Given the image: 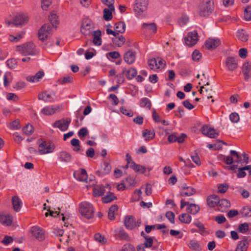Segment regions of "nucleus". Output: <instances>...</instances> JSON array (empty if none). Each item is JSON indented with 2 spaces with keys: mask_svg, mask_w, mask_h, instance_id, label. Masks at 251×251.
Masks as SVG:
<instances>
[{
  "mask_svg": "<svg viewBox=\"0 0 251 251\" xmlns=\"http://www.w3.org/2000/svg\"><path fill=\"white\" fill-rule=\"evenodd\" d=\"M114 29L117 35L123 33L126 30V24L124 22H119L115 24Z\"/></svg>",
  "mask_w": 251,
  "mask_h": 251,
  "instance_id": "nucleus-35",
  "label": "nucleus"
},
{
  "mask_svg": "<svg viewBox=\"0 0 251 251\" xmlns=\"http://www.w3.org/2000/svg\"><path fill=\"white\" fill-rule=\"evenodd\" d=\"M201 132L203 134L211 138H216L219 135V134L215 131L214 128L209 127L206 125L202 126Z\"/></svg>",
  "mask_w": 251,
  "mask_h": 251,
  "instance_id": "nucleus-16",
  "label": "nucleus"
},
{
  "mask_svg": "<svg viewBox=\"0 0 251 251\" xmlns=\"http://www.w3.org/2000/svg\"><path fill=\"white\" fill-rule=\"evenodd\" d=\"M44 75V73L43 71L38 72L34 75H29L26 77V80L30 82H35L39 81Z\"/></svg>",
  "mask_w": 251,
  "mask_h": 251,
  "instance_id": "nucleus-28",
  "label": "nucleus"
},
{
  "mask_svg": "<svg viewBox=\"0 0 251 251\" xmlns=\"http://www.w3.org/2000/svg\"><path fill=\"white\" fill-rule=\"evenodd\" d=\"M230 120L234 123H236L239 122L240 120L239 116L236 112L231 113L229 115Z\"/></svg>",
  "mask_w": 251,
  "mask_h": 251,
  "instance_id": "nucleus-59",
  "label": "nucleus"
},
{
  "mask_svg": "<svg viewBox=\"0 0 251 251\" xmlns=\"http://www.w3.org/2000/svg\"><path fill=\"white\" fill-rule=\"evenodd\" d=\"M214 10L213 0H201L198 7V12L202 17L209 16Z\"/></svg>",
  "mask_w": 251,
  "mask_h": 251,
  "instance_id": "nucleus-1",
  "label": "nucleus"
},
{
  "mask_svg": "<svg viewBox=\"0 0 251 251\" xmlns=\"http://www.w3.org/2000/svg\"><path fill=\"white\" fill-rule=\"evenodd\" d=\"M94 239L96 241L102 244H105L107 242V239L104 237V236H102L100 233L95 234Z\"/></svg>",
  "mask_w": 251,
  "mask_h": 251,
  "instance_id": "nucleus-50",
  "label": "nucleus"
},
{
  "mask_svg": "<svg viewBox=\"0 0 251 251\" xmlns=\"http://www.w3.org/2000/svg\"><path fill=\"white\" fill-rule=\"evenodd\" d=\"M242 71L244 79L246 81H249L251 78V65L249 61H246L243 64Z\"/></svg>",
  "mask_w": 251,
  "mask_h": 251,
  "instance_id": "nucleus-12",
  "label": "nucleus"
},
{
  "mask_svg": "<svg viewBox=\"0 0 251 251\" xmlns=\"http://www.w3.org/2000/svg\"><path fill=\"white\" fill-rule=\"evenodd\" d=\"M236 36L242 42H246L248 40V35L243 29L238 31Z\"/></svg>",
  "mask_w": 251,
  "mask_h": 251,
  "instance_id": "nucleus-46",
  "label": "nucleus"
},
{
  "mask_svg": "<svg viewBox=\"0 0 251 251\" xmlns=\"http://www.w3.org/2000/svg\"><path fill=\"white\" fill-rule=\"evenodd\" d=\"M23 131L25 134L29 136L33 133V127L31 125L28 124L25 127L23 128Z\"/></svg>",
  "mask_w": 251,
  "mask_h": 251,
  "instance_id": "nucleus-51",
  "label": "nucleus"
},
{
  "mask_svg": "<svg viewBox=\"0 0 251 251\" xmlns=\"http://www.w3.org/2000/svg\"><path fill=\"white\" fill-rule=\"evenodd\" d=\"M123 73H125L126 76L128 79H132L137 75V70L135 68H130L128 70H123Z\"/></svg>",
  "mask_w": 251,
  "mask_h": 251,
  "instance_id": "nucleus-36",
  "label": "nucleus"
},
{
  "mask_svg": "<svg viewBox=\"0 0 251 251\" xmlns=\"http://www.w3.org/2000/svg\"><path fill=\"white\" fill-rule=\"evenodd\" d=\"M151 105V102L148 98H143L141 100L140 106L141 107H146L147 108L150 109Z\"/></svg>",
  "mask_w": 251,
  "mask_h": 251,
  "instance_id": "nucleus-52",
  "label": "nucleus"
},
{
  "mask_svg": "<svg viewBox=\"0 0 251 251\" xmlns=\"http://www.w3.org/2000/svg\"><path fill=\"white\" fill-rule=\"evenodd\" d=\"M38 152L40 154H45L52 152L55 149L54 143L50 141L39 139L37 140Z\"/></svg>",
  "mask_w": 251,
  "mask_h": 251,
  "instance_id": "nucleus-3",
  "label": "nucleus"
},
{
  "mask_svg": "<svg viewBox=\"0 0 251 251\" xmlns=\"http://www.w3.org/2000/svg\"><path fill=\"white\" fill-rule=\"evenodd\" d=\"M154 238V237H146L145 239V242L142 245H144L146 248H151L152 246L153 239Z\"/></svg>",
  "mask_w": 251,
  "mask_h": 251,
  "instance_id": "nucleus-54",
  "label": "nucleus"
},
{
  "mask_svg": "<svg viewBox=\"0 0 251 251\" xmlns=\"http://www.w3.org/2000/svg\"><path fill=\"white\" fill-rule=\"evenodd\" d=\"M227 69L229 71H233L238 67V59L234 56H228L225 61Z\"/></svg>",
  "mask_w": 251,
  "mask_h": 251,
  "instance_id": "nucleus-10",
  "label": "nucleus"
},
{
  "mask_svg": "<svg viewBox=\"0 0 251 251\" xmlns=\"http://www.w3.org/2000/svg\"><path fill=\"white\" fill-rule=\"evenodd\" d=\"M136 59V52L132 50H128L124 54V60L128 64H132Z\"/></svg>",
  "mask_w": 251,
  "mask_h": 251,
  "instance_id": "nucleus-18",
  "label": "nucleus"
},
{
  "mask_svg": "<svg viewBox=\"0 0 251 251\" xmlns=\"http://www.w3.org/2000/svg\"><path fill=\"white\" fill-rule=\"evenodd\" d=\"M201 56V53L197 50H195L192 54V59L195 61H199Z\"/></svg>",
  "mask_w": 251,
  "mask_h": 251,
  "instance_id": "nucleus-62",
  "label": "nucleus"
},
{
  "mask_svg": "<svg viewBox=\"0 0 251 251\" xmlns=\"http://www.w3.org/2000/svg\"><path fill=\"white\" fill-rule=\"evenodd\" d=\"M250 167L249 166H245L242 168H238L237 176L238 178H243L246 176L245 171L249 170Z\"/></svg>",
  "mask_w": 251,
  "mask_h": 251,
  "instance_id": "nucleus-49",
  "label": "nucleus"
},
{
  "mask_svg": "<svg viewBox=\"0 0 251 251\" xmlns=\"http://www.w3.org/2000/svg\"><path fill=\"white\" fill-rule=\"evenodd\" d=\"M249 229V225L247 223L241 224L239 225L238 227V230L239 232L244 233L248 231Z\"/></svg>",
  "mask_w": 251,
  "mask_h": 251,
  "instance_id": "nucleus-53",
  "label": "nucleus"
},
{
  "mask_svg": "<svg viewBox=\"0 0 251 251\" xmlns=\"http://www.w3.org/2000/svg\"><path fill=\"white\" fill-rule=\"evenodd\" d=\"M112 18L111 10L109 9L105 8L103 10V18L105 21H109Z\"/></svg>",
  "mask_w": 251,
  "mask_h": 251,
  "instance_id": "nucleus-55",
  "label": "nucleus"
},
{
  "mask_svg": "<svg viewBox=\"0 0 251 251\" xmlns=\"http://www.w3.org/2000/svg\"><path fill=\"white\" fill-rule=\"evenodd\" d=\"M91 21L88 20L83 21L81 27L82 33L85 35L89 34L90 32L89 29L91 28Z\"/></svg>",
  "mask_w": 251,
  "mask_h": 251,
  "instance_id": "nucleus-31",
  "label": "nucleus"
},
{
  "mask_svg": "<svg viewBox=\"0 0 251 251\" xmlns=\"http://www.w3.org/2000/svg\"><path fill=\"white\" fill-rule=\"evenodd\" d=\"M118 209V207L117 205H112L111 206L108 210V217L109 220H113L115 219V212L117 211Z\"/></svg>",
  "mask_w": 251,
  "mask_h": 251,
  "instance_id": "nucleus-43",
  "label": "nucleus"
},
{
  "mask_svg": "<svg viewBox=\"0 0 251 251\" xmlns=\"http://www.w3.org/2000/svg\"><path fill=\"white\" fill-rule=\"evenodd\" d=\"M58 81L61 84L72 83L73 81V78L71 76H67L59 79Z\"/></svg>",
  "mask_w": 251,
  "mask_h": 251,
  "instance_id": "nucleus-56",
  "label": "nucleus"
},
{
  "mask_svg": "<svg viewBox=\"0 0 251 251\" xmlns=\"http://www.w3.org/2000/svg\"><path fill=\"white\" fill-rule=\"evenodd\" d=\"M27 17L24 14H21L16 16L13 19V25L16 26L23 25L27 23Z\"/></svg>",
  "mask_w": 251,
  "mask_h": 251,
  "instance_id": "nucleus-19",
  "label": "nucleus"
},
{
  "mask_svg": "<svg viewBox=\"0 0 251 251\" xmlns=\"http://www.w3.org/2000/svg\"><path fill=\"white\" fill-rule=\"evenodd\" d=\"M72 155L66 151H62L59 152L58 159L63 162L68 163L71 161Z\"/></svg>",
  "mask_w": 251,
  "mask_h": 251,
  "instance_id": "nucleus-27",
  "label": "nucleus"
},
{
  "mask_svg": "<svg viewBox=\"0 0 251 251\" xmlns=\"http://www.w3.org/2000/svg\"><path fill=\"white\" fill-rule=\"evenodd\" d=\"M79 212L84 217L90 219L94 217V208L91 203L84 201L80 204Z\"/></svg>",
  "mask_w": 251,
  "mask_h": 251,
  "instance_id": "nucleus-4",
  "label": "nucleus"
},
{
  "mask_svg": "<svg viewBox=\"0 0 251 251\" xmlns=\"http://www.w3.org/2000/svg\"><path fill=\"white\" fill-rule=\"evenodd\" d=\"M203 89L204 90L206 94H203V95L205 97H207L208 99H209L210 98H211L212 97V89H208L204 87V86H201L200 88V89L199 90L200 93L201 94H202V92L203 91Z\"/></svg>",
  "mask_w": 251,
  "mask_h": 251,
  "instance_id": "nucleus-48",
  "label": "nucleus"
},
{
  "mask_svg": "<svg viewBox=\"0 0 251 251\" xmlns=\"http://www.w3.org/2000/svg\"><path fill=\"white\" fill-rule=\"evenodd\" d=\"M219 198L216 195H211L207 198V205L210 207H214L218 204Z\"/></svg>",
  "mask_w": 251,
  "mask_h": 251,
  "instance_id": "nucleus-23",
  "label": "nucleus"
},
{
  "mask_svg": "<svg viewBox=\"0 0 251 251\" xmlns=\"http://www.w3.org/2000/svg\"><path fill=\"white\" fill-rule=\"evenodd\" d=\"M187 210L191 214L195 215L200 211V207L196 204L190 202L189 206H187Z\"/></svg>",
  "mask_w": 251,
  "mask_h": 251,
  "instance_id": "nucleus-40",
  "label": "nucleus"
},
{
  "mask_svg": "<svg viewBox=\"0 0 251 251\" xmlns=\"http://www.w3.org/2000/svg\"><path fill=\"white\" fill-rule=\"evenodd\" d=\"M179 220L182 223L189 224L192 220V217L188 214L184 213L179 216Z\"/></svg>",
  "mask_w": 251,
  "mask_h": 251,
  "instance_id": "nucleus-45",
  "label": "nucleus"
},
{
  "mask_svg": "<svg viewBox=\"0 0 251 251\" xmlns=\"http://www.w3.org/2000/svg\"><path fill=\"white\" fill-rule=\"evenodd\" d=\"M125 226L128 229H132L136 226L133 216H126L125 219Z\"/></svg>",
  "mask_w": 251,
  "mask_h": 251,
  "instance_id": "nucleus-22",
  "label": "nucleus"
},
{
  "mask_svg": "<svg viewBox=\"0 0 251 251\" xmlns=\"http://www.w3.org/2000/svg\"><path fill=\"white\" fill-rule=\"evenodd\" d=\"M105 187L103 186L97 185L93 188V194L95 197H100L103 195L105 192Z\"/></svg>",
  "mask_w": 251,
  "mask_h": 251,
  "instance_id": "nucleus-30",
  "label": "nucleus"
},
{
  "mask_svg": "<svg viewBox=\"0 0 251 251\" xmlns=\"http://www.w3.org/2000/svg\"><path fill=\"white\" fill-rule=\"evenodd\" d=\"M188 247L194 251H201L202 247L196 239L191 240L187 244Z\"/></svg>",
  "mask_w": 251,
  "mask_h": 251,
  "instance_id": "nucleus-25",
  "label": "nucleus"
},
{
  "mask_svg": "<svg viewBox=\"0 0 251 251\" xmlns=\"http://www.w3.org/2000/svg\"><path fill=\"white\" fill-rule=\"evenodd\" d=\"M59 107L58 106H47L43 108L42 112L45 115H51L59 111Z\"/></svg>",
  "mask_w": 251,
  "mask_h": 251,
  "instance_id": "nucleus-24",
  "label": "nucleus"
},
{
  "mask_svg": "<svg viewBox=\"0 0 251 251\" xmlns=\"http://www.w3.org/2000/svg\"><path fill=\"white\" fill-rule=\"evenodd\" d=\"M155 132L153 130L146 129L142 131V136L146 142L153 139L155 137Z\"/></svg>",
  "mask_w": 251,
  "mask_h": 251,
  "instance_id": "nucleus-29",
  "label": "nucleus"
},
{
  "mask_svg": "<svg viewBox=\"0 0 251 251\" xmlns=\"http://www.w3.org/2000/svg\"><path fill=\"white\" fill-rule=\"evenodd\" d=\"M198 37V34L196 31L189 32L187 37L185 38L186 45L189 47L193 46L197 43Z\"/></svg>",
  "mask_w": 251,
  "mask_h": 251,
  "instance_id": "nucleus-9",
  "label": "nucleus"
},
{
  "mask_svg": "<svg viewBox=\"0 0 251 251\" xmlns=\"http://www.w3.org/2000/svg\"><path fill=\"white\" fill-rule=\"evenodd\" d=\"M142 27L144 29L152 31L153 33H156L157 31V26L154 23H143Z\"/></svg>",
  "mask_w": 251,
  "mask_h": 251,
  "instance_id": "nucleus-39",
  "label": "nucleus"
},
{
  "mask_svg": "<svg viewBox=\"0 0 251 251\" xmlns=\"http://www.w3.org/2000/svg\"><path fill=\"white\" fill-rule=\"evenodd\" d=\"M12 205L13 208L16 212L19 211L21 208L22 204V201L18 196H14L12 198Z\"/></svg>",
  "mask_w": 251,
  "mask_h": 251,
  "instance_id": "nucleus-34",
  "label": "nucleus"
},
{
  "mask_svg": "<svg viewBox=\"0 0 251 251\" xmlns=\"http://www.w3.org/2000/svg\"><path fill=\"white\" fill-rule=\"evenodd\" d=\"M71 122V119L69 118H62L56 121L53 124V127L58 128L60 130L65 131L68 129L69 125Z\"/></svg>",
  "mask_w": 251,
  "mask_h": 251,
  "instance_id": "nucleus-8",
  "label": "nucleus"
},
{
  "mask_svg": "<svg viewBox=\"0 0 251 251\" xmlns=\"http://www.w3.org/2000/svg\"><path fill=\"white\" fill-rule=\"evenodd\" d=\"M130 168L132 169L136 173L144 174L146 171V168L142 165L137 164L135 162H131Z\"/></svg>",
  "mask_w": 251,
  "mask_h": 251,
  "instance_id": "nucleus-32",
  "label": "nucleus"
},
{
  "mask_svg": "<svg viewBox=\"0 0 251 251\" xmlns=\"http://www.w3.org/2000/svg\"><path fill=\"white\" fill-rule=\"evenodd\" d=\"M134 6L135 12L138 16H144L148 4L147 0H136Z\"/></svg>",
  "mask_w": 251,
  "mask_h": 251,
  "instance_id": "nucleus-6",
  "label": "nucleus"
},
{
  "mask_svg": "<svg viewBox=\"0 0 251 251\" xmlns=\"http://www.w3.org/2000/svg\"><path fill=\"white\" fill-rule=\"evenodd\" d=\"M218 205L222 211L225 210L230 207V202L226 199H222L219 201Z\"/></svg>",
  "mask_w": 251,
  "mask_h": 251,
  "instance_id": "nucleus-38",
  "label": "nucleus"
},
{
  "mask_svg": "<svg viewBox=\"0 0 251 251\" xmlns=\"http://www.w3.org/2000/svg\"><path fill=\"white\" fill-rule=\"evenodd\" d=\"M248 246V237L244 236L243 239L238 242L235 251H247Z\"/></svg>",
  "mask_w": 251,
  "mask_h": 251,
  "instance_id": "nucleus-21",
  "label": "nucleus"
},
{
  "mask_svg": "<svg viewBox=\"0 0 251 251\" xmlns=\"http://www.w3.org/2000/svg\"><path fill=\"white\" fill-rule=\"evenodd\" d=\"M122 251H135V249L133 245L126 244L123 246Z\"/></svg>",
  "mask_w": 251,
  "mask_h": 251,
  "instance_id": "nucleus-64",
  "label": "nucleus"
},
{
  "mask_svg": "<svg viewBox=\"0 0 251 251\" xmlns=\"http://www.w3.org/2000/svg\"><path fill=\"white\" fill-rule=\"evenodd\" d=\"M113 43L119 47H122L126 42L125 38L121 35L118 37H116L112 40Z\"/></svg>",
  "mask_w": 251,
  "mask_h": 251,
  "instance_id": "nucleus-44",
  "label": "nucleus"
},
{
  "mask_svg": "<svg viewBox=\"0 0 251 251\" xmlns=\"http://www.w3.org/2000/svg\"><path fill=\"white\" fill-rule=\"evenodd\" d=\"M117 197L112 192H109L106 195L102 198V201L103 203H109L114 200H116Z\"/></svg>",
  "mask_w": 251,
  "mask_h": 251,
  "instance_id": "nucleus-42",
  "label": "nucleus"
},
{
  "mask_svg": "<svg viewBox=\"0 0 251 251\" xmlns=\"http://www.w3.org/2000/svg\"><path fill=\"white\" fill-rule=\"evenodd\" d=\"M102 2L105 5L108 6L111 11L114 10V6L113 5L114 0H101Z\"/></svg>",
  "mask_w": 251,
  "mask_h": 251,
  "instance_id": "nucleus-60",
  "label": "nucleus"
},
{
  "mask_svg": "<svg viewBox=\"0 0 251 251\" xmlns=\"http://www.w3.org/2000/svg\"><path fill=\"white\" fill-rule=\"evenodd\" d=\"M111 170L110 165L107 162H104L101 165V170L96 172V174L99 176L108 174Z\"/></svg>",
  "mask_w": 251,
  "mask_h": 251,
  "instance_id": "nucleus-20",
  "label": "nucleus"
},
{
  "mask_svg": "<svg viewBox=\"0 0 251 251\" xmlns=\"http://www.w3.org/2000/svg\"><path fill=\"white\" fill-rule=\"evenodd\" d=\"M7 65L10 68H15L17 66V61L16 59L11 58L7 60Z\"/></svg>",
  "mask_w": 251,
  "mask_h": 251,
  "instance_id": "nucleus-61",
  "label": "nucleus"
},
{
  "mask_svg": "<svg viewBox=\"0 0 251 251\" xmlns=\"http://www.w3.org/2000/svg\"><path fill=\"white\" fill-rule=\"evenodd\" d=\"M230 154V156H223V158L222 159L226 164L231 165L234 162L235 163H239L240 162V156L236 151L231 150Z\"/></svg>",
  "mask_w": 251,
  "mask_h": 251,
  "instance_id": "nucleus-7",
  "label": "nucleus"
},
{
  "mask_svg": "<svg viewBox=\"0 0 251 251\" xmlns=\"http://www.w3.org/2000/svg\"><path fill=\"white\" fill-rule=\"evenodd\" d=\"M114 236L116 239L126 241H130V237L123 228H117L114 230Z\"/></svg>",
  "mask_w": 251,
  "mask_h": 251,
  "instance_id": "nucleus-14",
  "label": "nucleus"
},
{
  "mask_svg": "<svg viewBox=\"0 0 251 251\" xmlns=\"http://www.w3.org/2000/svg\"><path fill=\"white\" fill-rule=\"evenodd\" d=\"M74 176L78 181L86 182L88 179L87 172L84 169H80L74 173Z\"/></svg>",
  "mask_w": 251,
  "mask_h": 251,
  "instance_id": "nucleus-15",
  "label": "nucleus"
},
{
  "mask_svg": "<svg viewBox=\"0 0 251 251\" xmlns=\"http://www.w3.org/2000/svg\"><path fill=\"white\" fill-rule=\"evenodd\" d=\"M239 56L240 57L243 59H245L247 57L248 50L246 48H241L238 51Z\"/></svg>",
  "mask_w": 251,
  "mask_h": 251,
  "instance_id": "nucleus-63",
  "label": "nucleus"
},
{
  "mask_svg": "<svg viewBox=\"0 0 251 251\" xmlns=\"http://www.w3.org/2000/svg\"><path fill=\"white\" fill-rule=\"evenodd\" d=\"M49 19L52 26L56 28L59 25L58 16L54 12H51L49 16Z\"/></svg>",
  "mask_w": 251,
  "mask_h": 251,
  "instance_id": "nucleus-37",
  "label": "nucleus"
},
{
  "mask_svg": "<svg viewBox=\"0 0 251 251\" xmlns=\"http://www.w3.org/2000/svg\"><path fill=\"white\" fill-rule=\"evenodd\" d=\"M157 62L156 58H151L148 60V65L151 69L156 70L157 69Z\"/></svg>",
  "mask_w": 251,
  "mask_h": 251,
  "instance_id": "nucleus-57",
  "label": "nucleus"
},
{
  "mask_svg": "<svg viewBox=\"0 0 251 251\" xmlns=\"http://www.w3.org/2000/svg\"><path fill=\"white\" fill-rule=\"evenodd\" d=\"M221 44V41L218 38H209L205 42V48L209 50L215 49Z\"/></svg>",
  "mask_w": 251,
  "mask_h": 251,
  "instance_id": "nucleus-13",
  "label": "nucleus"
},
{
  "mask_svg": "<svg viewBox=\"0 0 251 251\" xmlns=\"http://www.w3.org/2000/svg\"><path fill=\"white\" fill-rule=\"evenodd\" d=\"M16 51L23 55H33L37 53L36 46L32 42H28L21 45L17 46Z\"/></svg>",
  "mask_w": 251,
  "mask_h": 251,
  "instance_id": "nucleus-2",
  "label": "nucleus"
},
{
  "mask_svg": "<svg viewBox=\"0 0 251 251\" xmlns=\"http://www.w3.org/2000/svg\"><path fill=\"white\" fill-rule=\"evenodd\" d=\"M244 17L246 21L251 20V6H248L245 9Z\"/></svg>",
  "mask_w": 251,
  "mask_h": 251,
  "instance_id": "nucleus-58",
  "label": "nucleus"
},
{
  "mask_svg": "<svg viewBox=\"0 0 251 251\" xmlns=\"http://www.w3.org/2000/svg\"><path fill=\"white\" fill-rule=\"evenodd\" d=\"M50 34H51V28L48 24L43 25L38 31L39 39L43 43L47 41Z\"/></svg>",
  "mask_w": 251,
  "mask_h": 251,
  "instance_id": "nucleus-5",
  "label": "nucleus"
},
{
  "mask_svg": "<svg viewBox=\"0 0 251 251\" xmlns=\"http://www.w3.org/2000/svg\"><path fill=\"white\" fill-rule=\"evenodd\" d=\"M92 36H93V43L95 45L100 46L101 44V31L99 30L95 31L93 32Z\"/></svg>",
  "mask_w": 251,
  "mask_h": 251,
  "instance_id": "nucleus-33",
  "label": "nucleus"
},
{
  "mask_svg": "<svg viewBox=\"0 0 251 251\" xmlns=\"http://www.w3.org/2000/svg\"><path fill=\"white\" fill-rule=\"evenodd\" d=\"M38 99L40 100H43L46 102L51 101L52 98L50 94L47 93V92L41 93L38 95Z\"/></svg>",
  "mask_w": 251,
  "mask_h": 251,
  "instance_id": "nucleus-47",
  "label": "nucleus"
},
{
  "mask_svg": "<svg viewBox=\"0 0 251 251\" xmlns=\"http://www.w3.org/2000/svg\"><path fill=\"white\" fill-rule=\"evenodd\" d=\"M30 232L36 239L39 241H43L45 239L44 230L41 227L35 226L31 227Z\"/></svg>",
  "mask_w": 251,
  "mask_h": 251,
  "instance_id": "nucleus-11",
  "label": "nucleus"
},
{
  "mask_svg": "<svg viewBox=\"0 0 251 251\" xmlns=\"http://www.w3.org/2000/svg\"><path fill=\"white\" fill-rule=\"evenodd\" d=\"M240 214L243 217H251V207L249 206H244L240 211Z\"/></svg>",
  "mask_w": 251,
  "mask_h": 251,
  "instance_id": "nucleus-41",
  "label": "nucleus"
},
{
  "mask_svg": "<svg viewBox=\"0 0 251 251\" xmlns=\"http://www.w3.org/2000/svg\"><path fill=\"white\" fill-rule=\"evenodd\" d=\"M0 222L3 225L8 226L11 225L12 218L9 214H0Z\"/></svg>",
  "mask_w": 251,
  "mask_h": 251,
  "instance_id": "nucleus-26",
  "label": "nucleus"
},
{
  "mask_svg": "<svg viewBox=\"0 0 251 251\" xmlns=\"http://www.w3.org/2000/svg\"><path fill=\"white\" fill-rule=\"evenodd\" d=\"M181 187L180 195L182 197L190 196L196 193V190L193 187L188 186L185 183L183 184Z\"/></svg>",
  "mask_w": 251,
  "mask_h": 251,
  "instance_id": "nucleus-17",
  "label": "nucleus"
}]
</instances>
